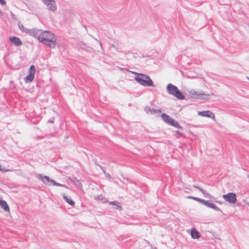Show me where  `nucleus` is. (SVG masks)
<instances>
[{"label": "nucleus", "mask_w": 249, "mask_h": 249, "mask_svg": "<svg viewBox=\"0 0 249 249\" xmlns=\"http://www.w3.org/2000/svg\"><path fill=\"white\" fill-rule=\"evenodd\" d=\"M37 34H38L37 38L40 42L51 48L55 47L56 38L53 33L45 31Z\"/></svg>", "instance_id": "f257e3e1"}, {"label": "nucleus", "mask_w": 249, "mask_h": 249, "mask_svg": "<svg viewBox=\"0 0 249 249\" xmlns=\"http://www.w3.org/2000/svg\"><path fill=\"white\" fill-rule=\"evenodd\" d=\"M136 81L145 86H153V83L150 77L146 75L138 74L135 78Z\"/></svg>", "instance_id": "f03ea898"}, {"label": "nucleus", "mask_w": 249, "mask_h": 249, "mask_svg": "<svg viewBox=\"0 0 249 249\" xmlns=\"http://www.w3.org/2000/svg\"><path fill=\"white\" fill-rule=\"evenodd\" d=\"M167 89L170 94L174 95L178 99L180 100L184 99L185 96L175 86L172 84H169L167 87Z\"/></svg>", "instance_id": "7ed1b4c3"}, {"label": "nucleus", "mask_w": 249, "mask_h": 249, "mask_svg": "<svg viewBox=\"0 0 249 249\" xmlns=\"http://www.w3.org/2000/svg\"><path fill=\"white\" fill-rule=\"evenodd\" d=\"M190 94L192 98L198 99H207L209 98V96L213 95V93L212 92L209 94H206L204 92L195 91L194 90H191L190 92Z\"/></svg>", "instance_id": "20e7f679"}, {"label": "nucleus", "mask_w": 249, "mask_h": 249, "mask_svg": "<svg viewBox=\"0 0 249 249\" xmlns=\"http://www.w3.org/2000/svg\"><path fill=\"white\" fill-rule=\"evenodd\" d=\"M223 199L231 204H234L237 201L236 195L234 193L230 192L223 195Z\"/></svg>", "instance_id": "39448f33"}, {"label": "nucleus", "mask_w": 249, "mask_h": 249, "mask_svg": "<svg viewBox=\"0 0 249 249\" xmlns=\"http://www.w3.org/2000/svg\"><path fill=\"white\" fill-rule=\"evenodd\" d=\"M36 73V68L34 65H32L28 71V74L25 78V82L27 83L33 81Z\"/></svg>", "instance_id": "423d86ee"}, {"label": "nucleus", "mask_w": 249, "mask_h": 249, "mask_svg": "<svg viewBox=\"0 0 249 249\" xmlns=\"http://www.w3.org/2000/svg\"><path fill=\"white\" fill-rule=\"evenodd\" d=\"M42 1L50 10L54 11L56 10V5L54 0H42Z\"/></svg>", "instance_id": "0eeeda50"}, {"label": "nucleus", "mask_w": 249, "mask_h": 249, "mask_svg": "<svg viewBox=\"0 0 249 249\" xmlns=\"http://www.w3.org/2000/svg\"><path fill=\"white\" fill-rule=\"evenodd\" d=\"M36 177L40 179L41 181L45 184L51 185L53 179L50 178L47 176H44L42 174H39L36 176Z\"/></svg>", "instance_id": "6e6552de"}, {"label": "nucleus", "mask_w": 249, "mask_h": 249, "mask_svg": "<svg viewBox=\"0 0 249 249\" xmlns=\"http://www.w3.org/2000/svg\"><path fill=\"white\" fill-rule=\"evenodd\" d=\"M198 115L201 116L208 117L214 120L215 115L214 113L209 110L200 111L198 113Z\"/></svg>", "instance_id": "1a4fd4ad"}, {"label": "nucleus", "mask_w": 249, "mask_h": 249, "mask_svg": "<svg viewBox=\"0 0 249 249\" xmlns=\"http://www.w3.org/2000/svg\"><path fill=\"white\" fill-rule=\"evenodd\" d=\"M10 41L16 46H19L22 44V41L18 37L13 36L9 38Z\"/></svg>", "instance_id": "9d476101"}, {"label": "nucleus", "mask_w": 249, "mask_h": 249, "mask_svg": "<svg viewBox=\"0 0 249 249\" xmlns=\"http://www.w3.org/2000/svg\"><path fill=\"white\" fill-rule=\"evenodd\" d=\"M161 118L165 123L169 124H174V120L165 114H162L161 115Z\"/></svg>", "instance_id": "9b49d317"}, {"label": "nucleus", "mask_w": 249, "mask_h": 249, "mask_svg": "<svg viewBox=\"0 0 249 249\" xmlns=\"http://www.w3.org/2000/svg\"><path fill=\"white\" fill-rule=\"evenodd\" d=\"M0 207L6 212L10 211V208L7 202L0 198Z\"/></svg>", "instance_id": "f8f14e48"}, {"label": "nucleus", "mask_w": 249, "mask_h": 249, "mask_svg": "<svg viewBox=\"0 0 249 249\" xmlns=\"http://www.w3.org/2000/svg\"><path fill=\"white\" fill-rule=\"evenodd\" d=\"M190 235L192 238L194 239H198L200 237L199 232L195 228L191 230Z\"/></svg>", "instance_id": "ddd939ff"}, {"label": "nucleus", "mask_w": 249, "mask_h": 249, "mask_svg": "<svg viewBox=\"0 0 249 249\" xmlns=\"http://www.w3.org/2000/svg\"><path fill=\"white\" fill-rule=\"evenodd\" d=\"M206 206L209 208L213 209L215 211L220 212L223 213L222 210L218 208L214 203L211 202L210 200H208Z\"/></svg>", "instance_id": "4468645a"}, {"label": "nucleus", "mask_w": 249, "mask_h": 249, "mask_svg": "<svg viewBox=\"0 0 249 249\" xmlns=\"http://www.w3.org/2000/svg\"><path fill=\"white\" fill-rule=\"evenodd\" d=\"M63 199L71 206H74L75 202L71 199L70 196H66L65 194H62Z\"/></svg>", "instance_id": "2eb2a0df"}, {"label": "nucleus", "mask_w": 249, "mask_h": 249, "mask_svg": "<svg viewBox=\"0 0 249 249\" xmlns=\"http://www.w3.org/2000/svg\"><path fill=\"white\" fill-rule=\"evenodd\" d=\"M201 193L204 195V197L206 198H211V197H212V195L210 193L207 192L204 189L202 191Z\"/></svg>", "instance_id": "dca6fc26"}, {"label": "nucleus", "mask_w": 249, "mask_h": 249, "mask_svg": "<svg viewBox=\"0 0 249 249\" xmlns=\"http://www.w3.org/2000/svg\"><path fill=\"white\" fill-rule=\"evenodd\" d=\"M51 185L53 186H63L66 187V186L65 185L57 182L53 179Z\"/></svg>", "instance_id": "f3484780"}, {"label": "nucleus", "mask_w": 249, "mask_h": 249, "mask_svg": "<svg viewBox=\"0 0 249 249\" xmlns=\"http://www.w3.org/2000/svg\"><path fill=\"white\" fill-rule=\"evenodd\" d=\"M197 201L199 202L201 204H202L203 205H204L205 206H206L207 202H208V200H205L202 198H198V199H197Z\"/></svg>", "instance_id": "a211bd4d"}, {"label": "nucleus", "mask_w": 249, "mask_h": 249, "mask_svg": "<svg viewBox=\"0 0 249 249\" xmlns=\"http://www.w3.org/2000/svg\"><path fill=\"white\" fill-rule=\"evenodd\" d=\"M144 109H145L146 112H149L151 113H155L156 112V110H154V109H150V107H146Z\"/></svg>", "instance_id": "6ab92c4d"}, {"label": "nucleus", "mask_w": 249, "mask_h": 249, "mask_svg": "<svg viewBox=\"0 0 249 249\" xmlns=\"http://www.w3.org/2000/svg\"><path fill=\"white\" fill-rule=\"evenodd\" d=\"M115 208L117 210H121L122 209V206L120 205V204L117 202V203L115 205Z\"/></svg>", "instance_id": "aec40b11"}, {"label": "nucleus", "mask_w": 249, "mask_h": 249, "mask_svg": "<svg viewBox=\"0 0 249 249\" xmlns=\"http://www.w3.org/2000/svg\"><path fill=\"white\" fill-rule=\"evenodd\" d=\"M186 198H188V199H193V200H196L197 201V199H198V197H196V196H187Z\"/></svg>", "instance_id": "412c9836"}, {"label": "nucleus", "mask_w": 249, "mask_h": 249, "mask_svg": "<svg viewBox=\"0 0 249 249\" xmlns=\"http://www.w3.org/2000/svg\"><path fill=\"white\" fill-rule=\"evenodd\" d=\"M193 187L195 188L198 189L200 192H201L203 190V189L201 188L198 185H193Z\"/></svg>", "instance_id": "4be33fe9"}, {"label": "nucleus", "mask_w": 249, "mask_h": 249, "mask_svg": "<svg viewBox=\"0 0 249 249\" xmlns=\"http://www.w3.org/2000/svg\"><path fill=\"white\" fill-rule=\"evenodd\" d=\"M104 174H105V176L106 178H111V175L110 174H109L108 173H107L106 171H104Z\"/></svg>", "instance_id": "5701e85b"}, {"label": "nucleus", "mask_w": 249, "mask_h": 249, "mask_svg": "<svg viewBox=\"0 0 249 249\" xmlns=\"http://www.w3.org/2000/svg\"><path fill=\"white\" fill-rule=\"evenodd\" d=\"M9 171V170L6 169L5 168H3L1 167V166L0 165V171H1L2 173H5L7 171Z\"/></svg>", "instance_id": "b1692460"}, {"label": "nucleus", "mask_w": 249, "mask_h": 249, "mask_svg": "<svg viewBox=\"0 0 249 249\" xmlns=\"http://www.w3.org/2000/svg\"><path fill=\"white\" fill-rule=\"evenodd\" d=\"M175 131V132H176L177 134H178L180 136H183L184 135V134H183L182 132H180V131H176H176Z\"/></svg>", "instance_id": "393cba45"}, {"label": "nucleus", "mask_w": 249, "mask_h": 249, "mask_svg": "<svg viewBox=\"0 0 249 249\" xmlns=\"http://www.w3.org/2000/svg\"><path fill=\"white\" fill-rule=\"evenodd\" d=\"M98 166L102 170L103 173H104V171H105V168L104 167H103L101 165H98Z\"/></svg>", "instance_id": "a878e982"}, {"label": "nucleus", "mask_w": 249, "mask_h": 249, "mask_svg": "<svg viewBox=\"0 0 249 249\" xmlns=\"http://www.w3.org/2000/svg\"><path fill=\"white\" fill-rule=\"evenodd\" d=\"M116 203H117V201H113L110 202V204L112 205H115Z\"/></svg>", "instance_id": "bb28decb"}, {"label": "nucleus", "mask_w": 249, "mask_h": 249, "mask_svg": "<svg viewBox=\"0 0 249 249\" xmlns=\"http://www.w3.org/2000/svg\"><path fill=\"white\" fill-rule=\"evenodd\" d=\"M5 1L4 0H0V3L2 5H5Z\"/></svg>", "instance_id": "cd10ccee"}, {"label": "nucleus", "mask_w": 249, "mask_h": 249, "mask_svg": "<svg viewBox=\"0 0 249 249\" xmlns=\"http://www.w3.org/2000/svg\"><path fill=\"white\" fill-rule=\"evenodd\" d=\"M173 126H175L176 127H177V128H179L180 129H181L182 127L180 126V125H173Z\"/></svg>", "instance_id": "c85d7f7f"}, {"label": "nucleus", "mask_w": 249, "mask_h": 249, "mask_svg": "<svg viewBox=\"0 0 249 249\" xmlns=\"http://www.w3.org/2000/svg\"><path fill=\"white\" fill-rule=\"evenodd\" d=\"M37 137L39 138L40 139H41V138H43L44 137V136H37Z\"/></svg>", "instance_id": "c756f323"}, {"label": "nucleus", "mask_w": 249, "mask_h": 249, "mask_svg": "<svg viewBox=\"0 0 249 249\" xmlns=\"http://www.w3.org/2000/svg\"><path fill=\"white\" fill-rule=\"evenodd\" d=\"M95 162V164L97 166H98V165H99V164H98V163H97V162H96V160H95V162Z\"/></svg>", "instance_id": "7c9ffc66"}, {"label": "nucleus", "mask_w": 249, "mask_h": 249, "mask_svg": "<svg viewBox=\"0 0 249 249\" xmlns=\"http://www.w3.org/2000/svg\"><path fill=\"white\" fill-rule=\"evenodd\" d=\"M154 249H157V248H155Z\"/></svg>", "instance_id": "2f4dec72"}, {"label": "nucleus", "mask_w": 249, "mask_h": 249, "mask_svg": "<svg viewBox=\"0 0 249 249\" xmlns=\"http://www.w3.org/2000/svg\"><path fill=\"white\" fill-rule=\"evenodd\" d=\"M248 79H249V78L248 77Z\"/></svg>", "instance_id": "473e14b6"}]
</instances>
